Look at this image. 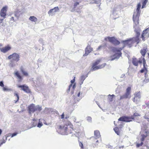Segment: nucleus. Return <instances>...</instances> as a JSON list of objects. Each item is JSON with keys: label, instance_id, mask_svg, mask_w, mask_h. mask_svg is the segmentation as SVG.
<instances>
[{"label": "nucleus", "instance_id": "f03ea898", "mask_svg": "<svg viewBox=\"0 0 149 149\" xmlns=\"http://www.w3.org/2000/svg\"><path fill=\"white\" fill-rule=\"evenodd\" d=\"M148 51V48L147 46L143 47L140 51V53L143 56V57L138 59L136 58H133L132 63L134 65H145L146 64V61L144 58L145 55Z\"/></svg>", "mask_w": 149, "mask_h": 149}, {"label": "nucleus", "instance_id": "423d86ee", "mask_svg": "<svg viewBox=\"0 0 149 149\" xmlns=\"http://www.w3.org/2000/svg\"><path fill=\"white\" fill-rule=\"evenodd\" d=\"M149 37V28L144 30L142 32L141 38L142 39V40L144 41L146 40Z\"/></svg>", "mask_w": 149, "mask_h": 149}, {"label": "nucleus", "instance_id": "39448f33", "mask_svg": "<svg viewBox=\"0 0 149 149\" xmlns=\"http://www.w3.org/2000/svg\"><path fill=\"white\" fill-rule=\"evenodd\" d=\"M141 136V140L142 141H144L146 137L148 135L149 132L148 131H142L140 132ZM143 144V143L142 142L140 143H138L137 144L136 146L137 147H139L142 146Z\"/></svg>", "mask_w": 149, "mask_h": 149}, {"label": "nucleus", "instance_id": "412c9836", "mask_svg": "<svg viewBox=\"0 0 149 149\" xmlns=\"http://www.w3.org/2000/svg\"><path fill=\"white\" fill-rule=\"evenodd\" d=\"M141 4L140 3H139L137 5L136 9L135 11L134 12V13H135L137 14H140V9L141 7Z\"/></svg>", "mask_w": 149, "mask_h": 149}, {"label": "nucleus", "instance_id": "0e129e2a", "mask_svg": "<svg viewBox=\"0 0 149 149\" xmlns=\"http://www.w3.org/2000/svg\"><path fill=\"white\" fill-rule=\"evenodd\" d=\"M148 58H149V53L148 54Z\"/></svg>", "mask_w": 149, "mask_h": 149}, {"label": "nucleus", "instance_id": "c9c22d12", "mask_svg": "<svg viewBox=\"0 0 149 149\" xmlns=\"http://www.w3.org/2000/svg\"><path fill=\"white\" fill-rule=\"evenodd\" d=\"M109 100L111 102L113 101V97L111 96V95H108Z\"/></svg>", "mask_w": 149, "mask_h": 149}, {"label": "nucleus", "instance_id": "473e14b6", "mask_svg": "<svg viewBox=\"0 0 149 149\" xmlns=\"http://www.w3.org/2000/svg\"><path fill=\"white\" fill-rule=\"evenodd\" d=\"M87 120L89 122L91 123L92 121V118L91 117L88 116L86 118Z\"/></svg>", "mask_w": 149, "mask_h": 149}, {"label": "nucleus", "instance_id": "ea45409f", "mask_svg": "<svg viewBox=\"0 0 149 149\" xmlns=\"http://www.w3.org/2000/svg\"><path fill=\"white\" fill-rule=\"evenodd\" d=\"M76 94H77V96L79 97L80 96V91H77L76 93Z\"/></svg>", "mask_w": 149, "mask_h": 149}, {"label": "nucleus", "instance_id": "7c9ffc66", "mask_svg": "<svg viewBox=\"0 0 149 149\" xmlns=\"http://www.w3.org/2000/svg\"><path fill=\"white\" fill-rule=\"evenodd\" d=\"M16 75L18 77V78L20 80L22 79V77L19 74V73L17 72L15 73Z\"/></svg>", "mask_w": 149, "mask_h": 149}, {"label": "nucleus", "instance_id": "1a4fd4ad", "mask_svg": "<svg viewBox=\"0 0 149 149\" xmlns=\"http://www.w3.org/2000/svg\"><path fill=\"white\" fill-rule=\"evenodd\" d=\"M20 56L18 54L13 53L8 57V59H12L13 61L18 62L19 60Z\"/></svg>", "mask_w": 149, "mask_h": 149}, {"label": "nucleus", "instance_id": "4be33fe9", "mask_svg": "<svg viewBox=\"0 0 149 149\" xmlns=\"http://www.w3.org/2000/svg\"><path fill=\"white\" fill-rule=\"evenodd\" d=\"M94 133L95 137H96L95 138L97 139L98 138H99L101 136L100 132L98 130L95 131Z\"/></svg>", "mask_w": 149, "mask_h": 149}, {"label": "nucleus", "instance_id": "cd10ccee", "mask_svg": "<svg viewBox=\"0 0 149 149\" xmlns=\"http://www.w3.org/2000/svg\"><path fill=\"white\" fill-rule=\"evenodd\" d=\"M148 0H145L143 1V2L142 3V8H143L145 7L147 3L148 2Z\"/></svg>", "mask_w": 149, "mask_h": 149}, {"label": "nucleus", "instance_id": "e433bc0d", "mask_svg": "<svg viewBox=\"0 0 149 149\" xmlns=\"http://www.w3.org/2000/svg\"><path fill=\"white\" fill-rule=\"evenodd\" d=\"M79 4V2H76L75 3H74V5H73L74 8H76L77 6Z\"/></svg>", "mask_w": 149, "mask_h": 149}, {"label": "nucleus", "instance_id": "13d9d810", "mask_svg": "<svg viewBox=\"0 0 149 149\" xmlns=\"http://www.w3.org/2000/svg\"><path fill=\"white\" fill-rule=\"evenodd\" d=\"M75 85H74L73 86H72V88H73V89H74L75 88Z\"/></svg>", "mask_w": 149, "mask_h": 149}, {"label": "nucleus", "instance_id": "f3484780", "mask_svg": "<svg viewBox=\"0 0 149 149\" xmlns=\"http://www.w3.org/2000/svg\"><path fill=\"white\" fill-rule=\"evenodd\" d=\"M11 49V47L9 45L5 47L1 48H0L1 52L3 53H6L7 52L10 50Z\"/></svg>", "mask_w": 149, "mask_h": 149}, {"label": "nucleus", "instance_id": "a211bd4d", "mask_svg": "<svg viewBox=\"0 0 149 149\" xmlns=\"http://www.w3.org/2000/svg\"><path fill=\"white\" fill-rule=\"evenodd\" d=\"M18 87L21 88L23 91L27 93H29L30 92L28 87L24 85H19Z\"/></svg>", "mask_w": 149, "mask_h": 149}, {"label": "nucleus", "instance_id": "c756f323", "mask_svg": "<svg viewBox=\"0 0 149 149\" xmlns=\"http://www.w3.org/2000/svg\"><path fill=\"white\" fill-rule=\"evenodd\" d=\"M115 132L117 134V135H119V132L118 128L117 127H115L113 129Z\"/></svg>", "mask_w": 149, "mask_h": 149}, {"label": "nucleus", "instance_id": "ddd939ff", "mask_svg": "<svg viewBox=\"0 0 149 149\" xmlns=\"http://www.w3.org/2000/svg\"><path fill=\"white\" fill-rule=\"evenodd\" d=\"M134 118L132 117L131 118L127 116H123L120 117L118 119L119 121H123L126 122H130L132 121V119H134Z\"/></svg>", "mask_w": 149, "mask_h": 149}, {"label": "nucleus", "instance_id": "2f4dec72", "mask_svg": "<svg viewBox=\"0 0 149 149\" xmlns=\"http://www.w3.org/2000/svg\"><path fill=\"white\" fill-rule=\"evenodd\" d=\"M144 118L146 119H147L148 120H149V113H146L145 115Z\"/></svg>", "mask_w": 149, "mask_h": 149}, {"label": "nucleus", "instance_id": "f704fd0d", "mask_svg": "<svg viewBox=\"0 0 149 149\" xmlns=\"http://www.w3.org/2000/svg\"><path fill=\"white\" fill-rule=\"evenodd\" d=\"M143 106L145 108H146L147 109H149V103L145 104L143 105Z\"/></svg>", "mask_w": 149, "mask_h": 149}, {"label": "nucleus", "instance_id": "dca6fc26", "mask_svg": "<svg viewBox=\"0 0 149 149\" xmlns=\"http://www.w3.org/2000/svg\"><path fill=\"white\" fill-rule=\"evenodd\" d=\"M134 31L136 34V36L135 37L133 38L136 39V41L137 42V44H138L140 41V40L139 38L140 35V30L135 29Z\"/></svg>", "mask_w": 149, "mask_h": 149}, {"label": "nucleus", "instance_id": "e2e57ef3", "mask_svg": "<svg viewBox=\"0 0 149 149\" xmlns=\"http://www.w3.org/2000/svg\"><path fill=\"white\" fill-rule=\"evenodd\" d=\"M111 96H112L113 97V96H115V95H111Z\"/></svg>", "mask_w": 149, "mask_h": 149}, {"label": "nucleus", "instance_id": "a18cd8bd", "mask_svg": "<svg viewBox=\"0 0 149 149\" xmlns=\"http://www.w3.org/2000/svg\"><path fill=\"white\" fill-rule=\"evenodd\" d=\"M72 118L73 121L74 122H76V118L74 116H73Z\"/></svg>", "mask_w": 149, "mask_h": 149}, {"label": "nucleus", "instance_id": "338daca9", "mask_svg": "<svg viewBox=\"0 0 149 149\" xmlns=\"http://www.w3.org/2000/svg\"><path fill=\"white\" fill-rule=\"evenodd\" d=\"M35 120V119H33V120Z\"/></svg>", "mask_w": 149, "mask_h": 149}, {"label": "nucleus", "instance_id": "6ab92c4d", "mask_svg": "<svg viewBox=\"0 0 149 149\" xmlns=\"http://www.w3.org/2000/svg\"><path fill=\"white\" fill-rule=\"evenodd\" d=\"M59 10L58 7H55L54 8L50 10L48 12V13L50 15L51 13H53L54 14V13L57 12Z\"/></svg>", "mask_w": 149, "mask_h": 149}, {"label": "nucleus", "instance_id": "b1692460", "mask_svg": "<svg viewBox=\"0 0 149 149\" xmlns=\"http://www.w3.org/2000/svg\"><path fill=\"white\" fill-rule=\"evenodd\" d=\"M146 66H143V69H142L140 71L141 73L144 72L145 75L147 74V68Z\"/></svg>", "mask_w": 149, "mask_h": 149}, {"label": "nucleus", "instance_id": "9b49d317", "mask_svg": "<svg viewBox=\"0 0 149 149\" xmlns=\"http://www.w3.org/2000/svg\"><path fill=\"white\" fill-rule=\"evenodd\" d=\"M141 93L140 92H136L134 94V97L133 99V101L137 104L139 102L141 97Z\"/></svg>", "mask_w": 149, "mask_h": 149}, {"label": "nucleus", "instance_id": "6e6d98bb", "mask_svg": "<svg viewBox=\"0 0 149 149\" xmlns=\"http://www.w3.org/2000/svg\"><path fill=\"white\" fill-rule=\"evenodd\" d=\"M117 58V57H114V58H111V59H110V60L111 61L113 60L114 59H115V58Z\"/></svg>", "mask_w": 149, "mask_h": 149}, {"label": "nucleus", "instance_id": "4d7b16f0", "mask_svg": "<svg viewBox=\"0 0 149 149\" xmlns=\"http://www.w3.org/2000/svg\"><path fill=\"white\" fill-rule=\"evenodd\" d=\"M125 76V74H122L121 76V77L123 78V77Z\"/></svg>", "mask_w": 149, "mask_h": 149}, {"label": "nucleus", "instance_id": "7ed1b4c3", "mask_svg": "<svg viewBox=\"0 0 149 149\" xmlns=\"http://www.w3.org/2000/svg\"><path fill=\"white\" fill-rule=\"evenodd\" d=\"M73 126L71 123L68 122L66 125H61L60 127V131L63 135L68 134L69 133H73L72 135L75 134V132L73 128Z\"/></svg>", "mask_w": 149, "mask_h": 149}, {"label": "nucleus", "instance_id": "6e6552de", "mask_svg": "<svg viewBox=\"0 0 149 149\" xmlns=\"http://www.w3.org/2000/svg\"><path fill=\"white\" fill-rule=\"evenodd\" d=\"M140 14L134 13L133 17V20L134 22V28L139 24V17Z\"/></svg>", "mask_w": 149, "mask_h": 149}, {"label": "nucleus", "instance_id": "09e8293b", "mask_svg": "<svg viewBox=\"0 0 149 149\" xmlns=\"http://www.w3.org/2000/svg\"><path fill=\"white\" fill-rule=\"evenodd\" d=\"M64 118V114L63 113L61 115V118L63 119Z\"/></svg>", "mask_w": 149, "mask_h": 149}, {"label": "nucleus", "instance_id": "4468645a", "mask_svg": "<svg viewBox=\"0 0 149 149\" xmlns=\"http://www.w3.org/2000/svg\"><path fill=\"white\" fill-rule=\"evenodd\" d=\"M7 7L6 6L3 7L1 10L0 12V15L2 17L5 18L7 12Z\"/></svg>", "mask_w": 149, "mask_h": 149}, {"label": "nucleus", "instance_id": "680f3d73", "mask_svg": "<svg viewBox=\"0 0 149 149\" xmlns=\"http://www.w3.org/2000/svg\"><path fill=\"white\" fill-rule=\"evenodd\" d=\"M69 118V116H67L66 117H65V118L66 119H67V118Z\"/></svg>", "mask_w": 149, "mask_h": 149}, {"label": "nucleus", "instance_id": "f8f14e48", "mask_svg": "<svg viewBox=\"0 0 149 149\" xmlns=\"http://www.w3.org/2000/svg\"><path fill=\"white\" fill-rule=\"evenodd\" d=\"M93 49L91 47V45L88 44L85 49V53L83 55L84 56H87L93 51Z\"/></svg>", "mask_w": 149, "mask_h": 149}, {"label": "nucleus", "instance_id": "a19ab883", "mask_svg": "<svg viewBox=\"0 0 149 149\" xmlns=\"http://www.w3.org/2000/svg\"><path fill=\"white\" fill-rule=\"evenodd\" d=\"M0 86L3 87H3H4V85L2 81H1L0 82Z\"/></svg>", "mask_w": 149, "mask_h": 149}, {"label": "nucleus", "instance_id": "de8ad7c7", "mask_svg": "<svg viewBox=\"0 0 149 149\" xmlns=\"http://www.w3.org/2000/svg\"><path fill=\"white\" fill-rule=\"evenodd\" d=\"M5 143V141L4 140H3L2 142H1L0 146L2 145L4 143Z\"/></svg>", "mask_w": 149, "mask_h": 149}, {"label": "nucleus", "instance_id": "c85d7f7f", "mask_svg": "<svg viewBox=\"0 0 149 149\" xmlns=\"http://www.w3.org/2000/svg\"><path fill=\"white\" fill-rule=\"evenodd\" d=\"M101 59H98L94 63L93 65H97L99 64V63L101 62Z\"/></svg>", "mask_w": 149, "mask_h": 149}, {"label": "nucleus", "instance_id": "bb28decb", "mask_svg": "<svg viewBox=\"0 0 149 149\" xmlns=\"http://www.w3.org/2000/svg\"><path fill=\"white\" fill-rule=\"evenodd\" d=\"M21 70L24 75L26 76H28V73L26 72L22 68V67L21 68Z\"/></svg>", "mask_w": 149, "mask_h": 149}, {"label": "nucleus", "instance_id": "bf43d9fd", "mask_svg": "<svg viewBox=\"0 0 149 149\" xmlns=\"http://www.w3.org/2000/svg\"><path fill=\"white\" fill-rule=\"evenodd\" d=\"M2 132V131L1 130V129H0V135L1 134Z\"/></svg>", "mask_w": 149, "mask_h": 149}, {"label": "nucleus", "instance_id": "58836bf2", "mask_svg": "<svg viewBox=\"0 0 149 149\" xmlns=\"http://www.w3.org/2000/svg\"><path fill=\"white\" fill-rule=\"evenodd\" d=\"M43 125L42 123H39L37 125V127L40 128Z\"/></svg>", "mask_w": 149, "mask_h": 149}, {"label": "nucleus", "instance_id": "c03bdc74", "mask_svg": "<svg viewBox=\"0 0 149 149\" xmlns=\"http://www.w3.org/2000/svg\"><path fill=\"white\" fill-rule=\"evenodd\" d=\"M79 146L81 148H83V145L80 142L79 143Z\"/></svg>", "mask_w": 149, "mask_h": 149}, {"label": "nucleus", "instance_id": "2eb2a0df", "mask_svg": "<svg viewBox=\"0 0 149 149\" xmlns=\"http://www.w3.org/2000/svg\"><path fill=\"white\" fill-rule=\"evenodd\" d=\"M91 139L93 140L92 146L94 148H97L99 144L98 140L97 138L92 137Z\"/></svg>", "mask_w": 149, "mask_h": 149}, {"label": "nucleus", "instance_id": "8fccbe9b", "mask_svg": "<svg viewBox=\"0 0 149 149\" xmlns=\"http://www.w3.org/2000/svg\"><path fill=\"white\" fill-rule=\"evenodd\" d=\"M72 84H70V85L69 86V88L68 89V91H69L70 90V88H71V87H72Z\"/></svg>", "mask_w": 149, "mask_h": 149}, {"label": "nucleus", "instance_id": "052dcab7", "mask_svg": "<svg viewBox=\"0 0 149 149\" xmlns=\"http://www.w3.org/2000/svg\"><path fill=\"white\" fill-rule=\"evenodd\" d=\"M149 81V80L148 79H146V81L147 82H148Z\"/></svg>", "mask_w": 149, "mask_h": 149}, {"label": "nucleus", "instance_id": "5fc2aeb1", "mask_svg": "<svg viewBox=\"0 0 149 149\" xmlns=\"http://www.w3.org/2000/svg\"><path fill=\"white\" fill-rule=\"evenodd\" d=\"M3 20V19H1L0 18V24H1V23H2Z\"/></svg>", "mask_w": 149, "mask_h": 149}, {"label": "nucleus", "instance_id": "5701e85b", "mask_svg": "<svg viewBox=\"0 0 149 149\" xmlns=\"http://www.w3.org/2000/svg\"><path fill=\"white\" fill-rule=\"evenodd\" d=\"M87 75L86 76H85L84 75H82L81 76L79 79V83L80 85H81L83 84L84 81L85 79L87 77Z\"/></svg>", "mask_w": 149, "mask_h": 149}, {"label": "nucleus", "instance_id": "3c124183", "mask_svg": "<svg viewBox=\"0 0 149 149\" xmlns=\"http://www.w3.org/2000/svg\"><path fill=\"white\" fill-rule=\"evenodd\" d=\"M12 136V134H11V133H9L8 134V135H7V136L8 137V136Z\"/></svg>", "mask_w": 149, "mask_h": 149}, {"label": "nucleus", "instance_id": "864d4df0", "mask_svg": "<svg viewBox=\"0 0 149 149\" xmlns=\"http://www.w3.org/2000/svg\"><path fill=\"white\" fill-rule=\"evenodd\" d=\"M11 20L14 21V18L13 17H11V18L10 19Z\"/></svg>", "mask_w": 149, "mask_h": 149}, {"label": "nucleus", "instance_id": "0eeeda50", "mask_svg": "<svg viewBox=\"0 0 149 149\" xmlns=\"http://www.w3.org/2000/svg\"><path fill=\"white\" fill-rule=\"evenodd\" d=\"M104 40L106 41L108 40L109 42L115 45H118L120 43V42L118 40L113 37H107L104 38Z\"/></svg>", "mask_w": 149, "mask_h": 149}, {"label": "nucleus", "instance_id": "37998d69", "mask_svg": "<svg viewBox=\"0 0 149 149\" xmlns=\"http://www.w3.org/2000/svg\"><path fill=\"white\" fill-rule=\"evenodd\" d=\"M51 109L47 108H45V112H47V111H48L49 110L50 111L51 110Z\"/></svg>", "mask_w": 149, "mask_h": 149}, {"label": "nucleus", "instance_id": "a878e982", "mask_svg": "<svg viewBox=\"0 0 149 149\" xmlns=\"http://www.w3.org/2000/svg\"><path fill=\"white\" fill-rule=\"evenodd\" d=\"M2 89L3 91H10L12 90L10 88H7V86H6L3 87Z\"/></svg>", "mask_w": 149, "mask_h": 149}, {"label": "nucleus", "instance_id": "4c0bfd02", "mask_svg": "<svg viewBox=\"0 0 149 149\" xmlns=\"http://www.w3.org/2000/svg\"><path fill=\"white\" fill-rule=\"evenodd\" d=\"M18 133L17 132H15L13 133V134H12V136H11V137L12 138L14 136H15L17 135Z\"/></svg>", "mask_w": 149, "mask_h": 149}, {"label": "nucleus", "instance_id": "393cba45", "mask_svg": "<svg viewBox=\"0 0 149 149\" xmlns=\"http://www.w3.org/2000/svg\"><path fill=\"white\" fill-rule=\"evenodd\" d=\"M29 19L32 22H36L37 20V18L34 16H31L29 18Z\"/></svg>", "mask_w": 149, "mask_h": 149}, {"label": "nucleus", "instance_id": "f257e3e1", "mask_svg": "<svg viewBox=\"0 0 149 149\" xmlns=\"http://www.w3.org/2000/svg\"><path fill=\"white\" fill-rule=\"evenodd\" d=\"M122 42L123 44V46L122 48H120V50L116 48L115 47H113L112 49V51L113 52L115 53H118V54H116L113 56H114L118 54L119 57L121 56V53L120 52V50H122L124 47L126 46H128L129 47H131L133 45V44L135 43L136 42V44H137V42L136 41V39L134 38H131L129 39H128L123 40Z\"/></svg>", "mask_w": 149, "mask_h": 149}, {"label": "nucleus", "instance_id": "9d476101", "mask_svg": "<svg viewBox=\"0 0 149 149\" xmlns=\"http://www.w3.org/2000/svg\"><path fill=\"white\" fill-rule=\"evenodd\" d=\"M131 88L130 87H128L126 90V93L120 96V99L122 100L124 99L130 98L131 97Z\"/></svg>", "mask_w": 149, "mask_h": 149}, {"label": "nucleus", "instance_id": "603ef678", "mask_svg": "<svg viewBox=\"0 0 149 149\" xmlns=\"http://www.w3.org/2000/svg\"><path fill=\"white\" fill-rule=\"evenodd\" d=\"M102 47V45H100L99 47H98V50L100 49Z\"/></svg>", "mask_w": 149, "mask_h": 149}, {"label": "nucleus", "instance_id": "72a5a7b5", "mask_svg": "<svg viewBox=\"0 0 149 149\" xmlns=\"http://www.w3.org/2000/svg\"><path fill=\"white\" fill-rule=\"evenodd\" d=\"M14 96H16L17 97V100L15 102V103H16V102L19 99V96L18 95L16 91H15L14 93Z\"/></svg>", "mask_w": 149, "mask_h": 149}, {"label": "nucleus", "instance_id": "79ce46f5", "mask_svg": "<svg viewBox=\"0 0 149 149\" xmlns=\"http://www.w3.org/2000/svg\"><path fill=\"white\" fill-rule=\"evenodd\" d=\"M134 116H140V115L137 113H135L134 114Z\"/></svg>", "mask_w": 149, "mask_h": 149}, {"label": "nucleus", "instance_id": "20e7f679", "mask_svg": "<svg viewBox=\"0 0 149 149\" xmlns=\"http://www.w3.org/2000/svg\"><path fill=\"white\" fill-rule=\"evenodd\" d=\"M29 113L31 114V113H33L35 111H40L42 110V109L41 107L38 105L35 106L33 104H31L28 107Z\"/></svg>", "mask_w": 149, "mask_h": 149}, {"label": "nucleus", "instance_id": "69168bd1", "mask_svg": "<svg viewBox=\"0 0 149 149\" xmlns=\"http://www.w3.org/2000/svg\"><path fill=\"white\" fill-rule=\"evenodd\" d=\"M115 121H114V124H115Z\"/></svg>", "mask_w": 149, "mask_h": 149}, {"label": "nucleus", "instance_id": "49530a36", "mask_svg": "<svg viewBox=\"0 0 149 149\" xmlns=\"http://www.w3.org/2000/svg\"><path fill=\"white\" fill-rule=\"evenodd\" d=\"M75 77H74V78L72 80H71V83L72 84H73V83L74 82V81H75Z\"/></svg>", "mask_w": 149, "mask_h": 149}, {"label": "nucleus", "instance_id": "aec40b11", "mask_svg": "<svg viewBox=\"0 0 149 149\" xmlns=\"http://www.w3.org/2000/svg\"><path fill=\"white\" fill-rule=\"evenodd\" d=\"M91 70V71H93L97 70L99 69L103 68L104 66H92Z\"/></svg>", "mask_w": 149, "mask_h": 149}]
</instances>
